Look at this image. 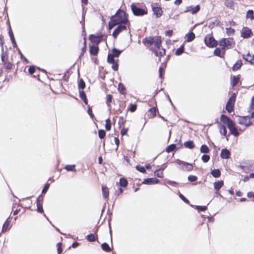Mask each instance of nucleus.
Here are the masks:
<instances>
[{
    "mask_svg": "<svg viewBox=\"0 0 254 254\" xmlns=\"http://www.w3.org/2000/svg\"><path fill=\"white\" fill-rule=\"evenodd\" d=\"M211 174L214 178H218L221 175V172L219 169H214L212 170Z\"/></svg>",
    "mask_w": 254,
    "mask_h": 254,
    "instance_id": "obj_41",
    "label": "nucleus"
},
{
    "mask_svg": "<svg viewBox=\"0 0 254 254\" xmlns=\"http://www.w3.org/2000/svg\"><path fill=\"white\" fill-rule=\"evenodd\" d=\"M16 204H15V206L13 207L12 210L13 211V215H16L19 213H20L21 211H22L21 213H22L23 212V211L22 210V207L19 205H17L16 209H14V208L16 207Z\"/></svg>",
    "mask_w": 254,
    "mask_h": 254,
    "instance_id": "obj_33",
    "label": "nucleus"
},
{
    "mask_svg": "<svg viewBox=\"0 0 254 254\" xmlns=\"http://www.w3.org/2000/svg\"><path fill=\"white\" fill-rule=\"evenodd\" d=\"M183 170H185L186 171H191L193 170V165L189 163H186L185 165L183 167Z\"/></svg>",
    "mask_w": 254,
    "mask_h": 254,
    "instance_id": "obj_38",
    "label": "nucleus"
},
{
    "mask_svg": "<svg viewBox=\"0 0 254 254\" xmlns=\"http://www.w3.org/2000/svg\"><path fill=\"white\" fill-rule=\"evenodd\" d=\"M126 122V120L123 117H120L119 120V125L120 127H124Z\"/></svg>",
    "mask_w": 254,
    "mask_h": 254,
    "instance_id": "obj_52",
    "label": "nucleus"
},
{
    "mask_svg": "<svg viewBox=\"0 0 254 254\" xmlns=\"http://www.w3.org/2000/svg\"><path fill=\"white\" fill-rule=\"evenodd\" d=\"M219 129L221 134L225 137H227V130L226 127L224 125H221L219 127Z\"/></svg>",
    "mask_w": 254,
    "mask_h": 254,
    "instance_id": "obj_43",
    "label": "nucleus"
},
{
    "mask_svg": "<svg viewBox=\"0 0 254 254\" xmlns=\"http://www.w3.org/2000/svg\"><path fill=\"white\" fill-rule=\"evenodd\" d=\"M89 39L92 43L96 45H98V44L103 40L104 35L102 34L98 35L91 34L89 36Z\"/></svg>",
    "mask_w": 254,
    "mask_h": 254,
    "instance_id": "obj_10",
    "label": "nucleus"
},
{
    "mask_svg": "<svg viewBox=\"0 0 254 254\" xmlns=\"http://www.w3.org/2000/svg\"><path fill=\"white\" fill-rule=\"evenodd\" d=\"M210 158L209 155L206 154H204L201 157V159L204 163L207 162L210 160Z\"/></svg>",
    "mask_w": 254,
    "mask_h": 254,
    "instance_id": "obj_58",
    "label": "nucleus"
},
{
    "mask_svg": "<svg viewBox=\"0 0 254 254\" xmlns=\"http://www.w3.org/2000/svg\"><path fill=\"white\" fill-rule=\"evenodd\" d=\"M37 205V211L38 212L43 214L45 216H46V215L44 214V211L43 208V203H39V202H36Z\"/></svg>",
    "mask_w": 254,
    "mask_h": 254,
    "instance_id": "obj_35",
    "label": "nucleus"
},
{
    "mask_svg": "<svg viewBox=\"0 0 254 254\" xmlns=\"http://www.w3.org/2000/svg\"><path fill=\"white\" fill-rule=\"evenodd\" d=\"M224 4L227 7L233 8L234 5V1L233 0H224Z\"/></svg>",
    "mask_w": 254,
    "mask_h": 254,
    "instance_id": "obj_36",
    "label": "nucleus"
},
{
    "mask_svg": "<svg viewBox=\"0 0 254 254\" xmlns=\"http://www.w3.org/2000/svg\"><path fill=\"white\" fill-rule=\"evenodd\" d=\"M79 94L80 98L83 100L84 104L88 105V99L83 90L79 91Z\"/></svg>",
    "mask_w": 254,
    "mask_h": 254,
    "instance_id": "obj_32",
    "label": "nucleus"
},
{
    "mask_svg": "<svg viewBox=\"0 0 254 254\" xmlns=\"http://www.w3.org/2000/svg\"><path fill=\"white\" fill-rule=\"evenodd\" d=\"M113 96L111 94L107 95L106 97V103L108 107H111V103L113 100Z\"/></svg>",
    "mask_w": 254,
    "mask_h": 254,
    "instance_id": "obj_40",
    "label": "nucleus"
},
{
    "mask_svg": "<svg viewBox=\"0 0 254 254\" xmlns=\"http://www.w3.org/2000/svg\"><path fill=\"white\" fill-rule=\"evenodd\" d=\"M111 122L109 118L106 120L105 128L107 131L110 130L111 129Z\"/></svg>",
    "mask_w": 254,
    "mask_h": 254,
    "instance_id": "obj_51",
    "label": "nucleus"
},
{
    "mask_svg": "<svg viewBox=\"0 0 254 254\" xmlns=\"http://www.w3.org/2000/svg\"><path fill=\"white\" fill-rule=\"evenodd\" d=\"M143 44L147 47L154 45L155 48L151 47L149 50L153 52L156 57H159V61H161V58L166 55V50L162 48V40L161 36H148L142 39Z\"/></svg>",
    "mask_w": 254,
    "mask_h": 254,
    "instance_id": "obj_1",
    "label": "nucleus"
},
{
    "mask_svg": "<svg viewBox=\"0 0 254 254\" xmlns=\"http://www.w3.org/2000/svg\"><path fill=\"white\" fill-rule=\"evenodd\" d=\"M36 72V68L35 66H30L28 68V72L29 73L33 75V76L35 77L37 75H35L34 73Z\"/></svg>",
    "mask_w": 254,
    "mask_h": 254,
    "instance_id": "obj_44",
    "label": "nucleus"
},
{
    "mask_svg": "<svg viewBox=\"0 0 254 254\" xmlns=\"http://www.w3.org/2000/svg\"><path fill=\"white\" fill-rule=\"evenodd\" d=\"M184 146L187 148L193 149L195 147V144L192 140L185 142L184 143Z\"/></svg>",
    "mask_w": 254,
    "mask_h": 254,
    "instance_id": "obj_31",
    "label": "nucleus"
},
{
    "mask_svg": "<svg viewBox=\"0 0 254 254\" xmlns=\"http://www.w3.org/2000/svg\"><path fill=\"white\" fill-rule=\"evenodd\" d=\"M98 231V228L96 229V232L94 234H90L86 236V239L88 241L90 242H95L98 239V235L96 233Z\"/></svg>",
    "mask_w": 254,
    "mask_h": 254,
    "instance_id": "obj_23",
    "label": "nucleus"
},
{
    "mask_svg": "<svg viewBox=\"0 0 254 254\" xmlns=\"http://www.w3.org/2000/svg\"><path fill=\"white\" fill-rule=\"evenodd\" d=\"M122 53L121 51H120L116 48H114L112 49L110 53L108 55V57H112V59L115 58H118Z\"/></svg>",
    "mask_w": 254,
    "mask_h": 254,
    "instance_id": "obj_19",
    "label": "nucleus"
},
{
    "mask_svg": "<svg viewBox=\"0 0 254 254\" xmlns=\"http://www.w3.org/2000/svg\"><path fill=\"white\" fill-rule=\"evenodd\" d=\"M106 132L103 129H99L98 130V136L100 139H103L106 136Z\"/></svg>",
    "mask_w": 254,
    "mask_h": 254,
    "instance_id": "obj_54",
    "label": "nucleus"
},
{
    "mask_svg": "<svg viewBox=\"0 0 254 254\" xmlns=\"http://www.w3.org/2000/svg\"><path fill=\"white\" fill-rule=\"evenodd\" d=\"M154 174L157 177L163 178L164 175L163 170L161 169H159L155 171Z\"/></svg>",
    "mask_w": 254,
    "mask_h": 254,
    "instance_id": "obj_50",
    "label": "nucleus"
},
{
    "mask_svg": "<svg viewBox=\"0 0 254 254\" xmlns=\"http://www.w3.org/2000/svg\"><path fill=\"white\" fill-rule=\"evenodd\" d=\"M87 112L89 114V115L90 116V118L91 119H94V114H93L92 113V109L90 107L89 105H88V110H87Z\"/></svg>",
    "mask_w": 254,
    "mask_h": 254,
    "instance_id": "obj_60",
    "label": "nucleus"
},
{
    "mask_svg": "<svg viewBox=\"0 0 254 254\" xmlns=\"http://www.w3.org/2000/svg\"><path fill=\"white\" fill-rule=\"evenodd\" d=\"M218 42L219 47L215 48L213 52V55L223 59L225 57L226 51L232 49L235 45L233 38H223Z\"/></svg>",
    "mask_w": 254,
    "mask_h": 254,
    "instance_id": "obj_2",
    "label": "nucleus"
},
{
    "mask_svg": "<svg viewBox=\"0 0 254 254\" xmlns=\"http://www.w3.org/2000/svg\"><path fill=\"white\" fill-rule=\"evenodd\" d=\"M137 108L136 104H130L128 110L131 112H134Z\"/></svg>",
    "mask_w": 254,
    "mask_h": 254,
    "instance_id": "obj_64",
    "label": "nucleus"
},
{
    "mask_svg": "<svg viewBox=\"0 0 254 254\" xmlns=\"http://www.w3.org/2000/svg\"><path fill=\"white\" fill-rule=\"evenodd\" d=\"M220 121L222 123L226 124L227 126V127L233 122V121L229 117L223 114L220 116Z\"/></svg>",
    "mask_w": 254,
    "mask_h": 254,
    "instance_id": "obj_18",
    "label": "nucleus"
},
{
    "mask_svg": "<svg viewBox=\"0 0 254 254\" xmlns=\"http://www.w3.org/2000/svg\"><path fill=\"white\" fill-rule=\"evenodd\" d=\"M135 168L137 171L141 173H145L146 172L145 168H144L143 166L137 165Z\"/></svg>",
    "mask_w": 254,
    "mask_h": 254,
    "instance_id": "obj_56",
    "label": "nucleus"
},
{
    "mask_svg": "<svg viewBox=\"0 0 254 254\" xmlns=\"http://www.w3.org/2000/svg\"><path fill=\"white\" fill-rule=\"evenodd\" d=\"M186 37H187V41L188 42H190L192 41L194 39L195 36L194 33L193 32H191L187 34L186 35Z\"/></svg>",
    "mask_w": 254,
    "mask_h": 254,
    "instance_id": "obj_34",
    "label": "nucleus"
},
{
    "mask_svg": "<svg viewBox=\"0 0 254 254\" xmlns=\"http://www.w3.org/2000/svg\"><path fill=\"white\" fill-rule=\"evenodd\" d=\"M231 154V152L229 150L226 148L223 149L220 152V157L222 159H227L230 157Z\"/></svg>",
    "mask_w": 254,
    "mask_h": 254,
    "instance_id": "obj_20",
    "label": "nucleus"
},
{
    "mask_svg": "<svg viewBox=\"0 0 254 254\" xmlns=\"http://www.w3.org/2000/svg\"><path fill=\"white\" fill-rule=\"evenodd\" d=\"M151 7L153 15L156 18H159L162 15L163 11L160 6L152 5Z\"/></svg>",
    "mask_w": 254,
    "mask_h": 254,
    "instance_id": "obj_12",
    "label": "nucleus"
},
{
    "mask_svg": "<svg viewBox=\"0 0 254 254\" xmlns=\"http://www.w3.org/2000/svg\"><path fill=\"white\" fill-rule=\"evenodd\" d=\"M200 9V7L199 4L196 6L190 5L187 6L185 10V12H190L192 14L197 13Z\"/></svg>",
    "mask_w": 254,
    "mask_h": 254,
    "instance_id": "obj_11",
    "label": "nucleus"
},
{
    "mask_svg": "<svg viewBox=\"0 0 254 254\" xmlns=\"http://www.w3.org/2000/svg\"><path fill=\"white\" fill-rule=\"evenodd\" d=\"M64 169L67 171L76 172L75 165H67L64 167Z\"/></svg>",
    "mask_w": 254,
    "mask_h": 254,
    "instance_id": "obj_47",
    "label": "nucleus"
},
{
    "mask_svg": "<svg viewBox=\"0 0 254 254\" xmlns=\"http://www.w3.org/2000/svg\"><path fill=\"white\" fill-rule=\"evenodd\" d=\"M188 178L189 181L191 182H195L197 180V177L194 175H190Z\"/></svg>",
    "mask_w": 254,
    "mask_h": 254,
    "instance_id": "obj_61",
    "label": "nucleus"
},
{
    "mask_svg": "<svg viewBox=\"0 0 254 254\" xmlns=\"http://www.w3.org/2000/svg\"><path fill=\"white\" fill-rule=\"evenodd\" d=\"M131 10L133 15L137 16H142L147 14L148 10L146 6L139 7V3H132L130 5Z\"/></svg>",
    "mask_w": 254,
    "mask_h": 254,
    "instance_id": "obj_5",
    "label": "nucleus"
},
{
    "mask_svg": "<svg viewBox=\"0 0 254 254\" xmlns=\"http://www.w3.org/2000/svg\"><path fill=\"white\" fill-rule=\"evenodd\" d=\"M159 182V180L155 178H147L145 179L143 183L145 184H155Z\"/></svg>",
    "mask_w": 254,
    "mask_h": 254,
    "instance_id": "obj_26",
    "label": "nucleus"
},
{
    "mask_svg": "<svg viewBox=\"0 0 254 254\" xmlns=\"http://www.w3.org/2000/svg\"><path fill=\"white\" fill-rule=\"evenodd\" d=\"M243 59L250 63L251 64H254V55H251L248 53L247 55H244L243 56Z\"/></svg>",
    "mask_w": 254,
    "mask_h": 254,
    "instance_id": "obj_25",
    "label": "nucleus"
},
{
    "mask_svg": "<svg viewBox=\"0 0 254 254\" xmlns=\"http://www.w3.org/2000/svg\"><path fill=\"white\" fill-rule=\"evenodd\" d=\"M205 45L210 48H217L218 41L214 38L212 34L206 35L204 39Z\"/></svg>",
    "mask_w": 254,
    "mask_h": 254,
    "instance_id": "obj_6",
    "label": "nucleus"
},
{
    "mask_svg": "<svg viewBox=\"0 0 254 254\" xmlns=\"http://www.w3.org/2000/svg\"><path fill=\"white\" fill-rule=\"evenodd\" d=\"M101 248L104 251L107 253H109L112 251V250L109 245L106 243H104L101 245Z\"/></svg>",
    "mask_w": 254,
    "mask_h": 254,
    "instance_id": "obj_37",
    "label": "nucleus"
},
{
    "mask_svg": "<svg viewBox=\"0 0 254 254\" xmlns=\"http://www.w3.org/2000/svg\"><path fill=\"white\" fill-rule=\"evenodd\" d=\"M200 151L201 153H208L209 152L210 149L206 145L203 144L201 146Z\"/></svg>",
    "mask_w": 254,
    "mask_h": 254,
    "instance_id": "obj_42",
    "label": "nucleus"
},
{
    "mask_svg": "<svg viewBox=\"0 0 254 254\" xmlns=\"http://www.w3.org/2000/svg\"><path fill=\"white\" fill-rule=\"evenodd\" d=\"M62 246H63V244L61 242L58 243L57 244V251H58V254H61V253H62V252H63Z\"/></svg>",
    "mask_w": 254,
    "mask_h": 254,
    "instance_id": "obj_55",
    "label": "nucleus"
},
{
    "mask_svg": "<svg viewBox=\"0 0 254 254\" xmlns=\"http://www.w3.org/2000/svg\"><path fill=\"white\" fill-rule=\"evenodd\" d=\"M11 228L10 225V220H9V218H8L4 222L2 230H1V233H5L8 230H9Z\"/></svg>",
    "mask_w": 254,
    "mask_h": 254,
    "instance_id": "obj_22",
    "label": "nucleus"
},
{
    "mask_svg": "<svg viewBox=\"0 0 254 254\" xmlns=\"http://www.w3.org/2000/svg\"><path fill=\"white\" fill-rule=\"evenodd\" d=\"M128 27V24H119L117 25V27L114 30L112 33V35L115 39H116L118 35L124 31H126L127 30V28Z\"/></svg>",
    "mask_w": 254,
    "mask_h": 254,
    "instance_id": "obj_9",
    "label": "nucleus"
},
{
    "mask_svg": "<svg viewBox=\"0 0 254 254\" xmlns=\"http://www.w3.org/2000/svg\"><path fill=\"white\" fill-rule=\"evenodd\" d=\"M50 187V183H47L45 184V186L44 187L42 191V194H45L47 191H48L49 188Z\"/></svg>",
    "mask_w": 254,
    "mask_h": 254,
    "instance_id": "obj_59",
    "label": "nucleus"
},
{
    "mask_svg": "<svg viewBox=\"0 0 254 254\" xmlns=\"http://www.w3.org/2000/svg\"><path fill=\"white\" fill-rule=\"evenodd\" d=\"M242 61L241 60H238L232 67V69L234 71L239 70L242 67Z\"/></svg>",
    "mask_w": 254,
    "mask_h": 254,
    "instance_id": "obj_29",
    "label": "nucleus"
},
{
    "mask_svg": "<svg viewBox=\"0 0 254 254\" xmlns=\"http://www.w3.org/2000/svg\"><path fill=\"white\" fill-rule=\"evenodd\" d=\"M118 89V91H119V92L121 94L124 95L125 96L126 95V94H127L126 88L123 83H120L119 84Z\"/></svg>",
    "mask_w": 254,
    "mask_h": 254,
    "instance_id": "obj_30",
    "label": "nucleus"
},
{
    "mask_svg": "<svg viewBox=\"0 0 254 254\" xmlns=\"http://www.w3.org/2000/svg\"><path fill=\"white\" fill-rule=\"evenodd\" d=\"M102 192L103 197L105 199H108L109 196V190L106 186H102Z\"/></svg>",
    "mask_w": 254,
    "mask_h": 254,
    "instance_id": "obj_24",
    "label": "nucleus"
},
{
    "mask_svg": "<svg viewBox=\"0 0 254 254\" xmlns=\"http://www.w3.org/2000/svg\"><path fill=\"white\" fill-rule=\"evenodd\" d=\"M157 111V107H152L150 108L148 112L147 116L149 118H154L156 115V112Z\"/></svg>",
    "mask_w": 254,
    "mask_h": 254,
    "instance_id": "obj_27",
    "label": "nucleus"
},
{
    "mask_svg": "<svg viewBox=\"0 0 254 254\" xmlns=\"http://www.w3.org/2000/svg\"><path fill=\"white\" fill-rule=\"evenodd\" d=\"M85 87V83L83 79L81 78L78 82V88L79 89H81L83 90Z\"/></svg>",
    "mask_w": 254,
    "mask_h": 254,
    "instance_id": "obj_53",
    "label": "nucleus"
},
{
    "mask_svg": "<svg viewBox=\"0 0 254 254\" xmlns=\"http://www.w3.org/2000/svg\"><path fill=\"white\" fill-rule=\"evenodd\" d=\"M176 148V145L174 144H172L171 145H169L166 148V151L167 153H170L173 151H174Z\"/></svg>",
    "mask_w": 254,
    "mask_h": 254,
    "instance_id": "obj_48",
    "label": "nucleus"
},
{
    "mask_svg": "<svg viewBox=\"0 0 254 254\" xmlns=\"http://www.w3.org/2000/svg\"><path fill=\"white\" fill-rule=\"evenodd\" d=\"M224 186V182L222 180L218 181L214 183V188L215 190V194L223 197L219 192L220 189Z\"/></svg>",
    "mask_w": 254,
    "mask_h": 254,
    "instance_id": "obj_15",
    "label": "nucleus"
},
{
    "mask_svg": "<svg viewBox=\"0 0 254 254\" xmlns=\"http://www.w3.org/2000/svg\"><path fill=\"white\" fill-rule=\"evenodd\" d=\"M9 36H10V39L11 40L12 43L13 44H16V42H15V39H14V35L13 34V32H12L11 28H10V29L9 30Z\"/></svg>",
    "mask_w": 254,
    "mask_h": 254,
    "instance_id": "obj_57",
    "label": "nucleus"
},
{
    "mask_svg": "<svg viewBox=\"0 0 254 254\" xmlns=\"http://www.w3.org/2000/svg\"><path fill=\"white\" fill-rule=\"evenodd\" d=\"M123 24H128V28L130 26L127 15L125 11L119 9L116 14L111 17L109 22V29H111L117 25Z\"/></svg>",
    "mask_w": 254,
    "mask_h": 254,
    "instance_id": "obj_3",
    "label": "nucleus"
},
{
    "mask_svg": "<svg viewBox=\"0 0 254 254\" xmlns=\"http://www.w3.org/2000/svg\"><path fill=\"white\" fill-rule=\"evenodd\" d=\"M238 122L239 124L246 127H248L252 124L250 118L248 116L240 117Z\"/></svg>",
    "mask_w": 254,
    "mask_h": 254,
    "instance_id": "obj_13",
    "label": "nucleus"
},
{
    "mask_svg": "<svg viewBox=\"0 0 254 254\" xmlns=\"http://www.w3.org/2000/svg\"><path fill=\"white\" fill-rule=\"evenodd\" d=\"M241 37L244 39H249L251 38L254 34L252 30L247 26H244L242 28L241 32Z\"/></svg>",
    "mask_w": 254,
    "mask_h": 254,
    "instance_id": "obj_8",
    "label": "nucleus"
},
{
    "mask_svg": "<svg viewBox=\"0 0 254 254\" xmlns=\"http://www.w3.org/2000/svg\"><path fill=\"white\" fill-rule=\"evenodd\" d=\"M236 95L233 93L229 98L226 105V110L229 113L234 111L235 103L236 101Z\"/></svg>",
    "mask_w": 254,
    "mask_h": 254,
    "instance_id": "obj_7",
    "label": "nucleus"
},
{
    "mask_svg": "<svg viewBox=\"0 0 254 254\" xmlns=\"http://www.w3.org/2000/svg\"><path fill=\"white\" fill-rule=\"evenodd\" d=\"M165 73V70L163 67H160L159 68V77L162 79Z\"/></svg>",
    "mask_w": 254,
    "mask_h": 254,
    "instance_id": "obj_62",
    "label": "nucleus"
},
{
    "mask_svg": "<svg viewBox=\"0 0 254 254\" xmlns=\"http://www.w3.org/2000/svg\"><path fill=\"white\" fill-rule=\"evenodd\" d=\"M119 184L121 187L125 188L127 186L128 181L126 178H121L120 179Z\"/></svg>",
    "mask_w": 254,
    "mask_h": 254,
    "instance_id": "obj_39",
    "label": "nucleus"
},
{
    "mask_svg": "<svg viewBox=\"0 0 254 254\" xmlns=\"http://www.w3.org/2000/svg\"><path fill=\"white\" fill-rule=\"evenodd\" d=\"M86 48H87L86 41V38H84V42L83 43V46L81 47V50H80V55L79 56V59H81L82 58L85 53L86 51Z\"/></svg>",
    "mask_w": 254,
    "mask_h": 254,
    "instance_id": "obj_28",
    "label": "nucleus"
},
{
    "mask_svg": "<svg viewBox=\"0 0 254 254\" xmlns=\"http://www.w3.org/2000/svg\"><path fill=\"white\" fill-rule=\"evenodd\" d=\"M226 33L227 35H234L235 33V30L234 28L232 27H229L226 28Z\"/></svg>",
    "mask_w": 254,
    "mask_h": 254,
    "instance_id": "obj_45",
    "label": "nucleus"
},
{
    "mask_svg": "<svg viewBox=\"0 0 254 254\" xmlns=\"http://www.w3.org/2000/svg\"><path fill=\"white\" fill-rule=\"evenodd\" d=\"M1 60L2 63L3 67L7 72H9L11 70L14 69V64L13 62V59H9L8 53L7 51H1Z\"/></svg>",
    "mask_w": 254,
    "mask_h": 254,
    "instance_id": "obj_4",
    "label": "nucleus"
},
{
    "mask_svg": "<svg viewBox=\"0 0 254 254\" xmlns=\"http://www.w3.org/2000/svg\"><path fill=\"white\" fill-rule=\"evenodd\" d=\"M254 12L253 10H249L247 12L246 18H250L251 20H253L254 19Z\"/></svg>",
    "mask_w": 254,
    "mask_h": 254,
    "instance_id": "obj_49",
    "label": "nucleus"
},
{
    "mask_svg": "<svg viewBox=\"0 0 254 254\" xmlns=\"http://www.w3.org/2000/svg\"><path fill=\"white\" fill-rule=\"evenodd\" d=\"M99 48L98 45H92L89 46V53L92 56H96L98 54Z\"/></svg>",
    "mask_w": 254,
    "mask_h": 254,
    "instance_id": "obj_17",
    "label": "nucleus"
},
{
    "mask_svg": "<svg viewBox=\"0 0 254 254\" xmlns=\"http://www.w3.org/2000/svg\"><path fill=\"white\" fill-rule=\"evenodd\" d=\"M128 130V128L125 127L124 126L123 127V128L121 131V134L122 136H124L127 134V131Z\"/></svg>",
    "mask_w": 254,
    "mask_h": 254,
    "instance_id": "obj_63",
    "label": "nucleus"
},
{
    "mask_svg": "<svg viewBox=\"0 0 254 254\" xmlns=\"http://www.w3.org/2000/svg\"><path fill=\"white\" fill-rule=\"evenodd\" d=\"M107 61L108 63L112 64V68L115 70L117 71L119 68V60L117 59H112V57H107Z\"/></svg>",
    "mask_w": 254,
    "mask_h": 254,
    "instance_id": "obj_14",
    "label": "nucleus"
},
{
    "mask_svg": "<svg viewBox=\"0 0 254 254\" xmlns=\"http://www.w3.org/2000/svg\"><path fill=\"white\" fill-rule=\"evenodd\" d=\"M228 128L230 130V133L234 136H238L240 134L234 122L230 125L228 126Z\"/></svg>",
    "mask_w": 254,
    "mask_h": 254,
    "instance_id": "obj_16",
    "label": "nucleus"
},
{
    "mask_svg": "<svg viewBox=\"0 0 254 254\" xmlns=\"http://www.w3.org/2000/svg\"><path fill=\"white\" fill-rule=\"evenodd\" d=\"M241 75L238 74L236 76L234 75L231 77V84L233 87L236 86L240 81Z\"/></svg>",
    "mask_w": 254,
    "mask_h": 254,
    "instance_id": "obj_21",
    "label": "nucleus"
},
{
    "mask_svg": "<svg viewBox=\"0 0 254 254\" xmlns=\"http://www.w3.org/2000/svg\"><path fill=\"white\" fill-rule=\"evenodd\" d=\"M184 52V46L182 45L180 47L178 48L175 51V55L180 56L182 55Z\"/></svg>",
    "mask_w": 254,
    "mask_h": 254,
    "instance_id": "obj_46",
    "label": "nucleus"
}]
</instances>
